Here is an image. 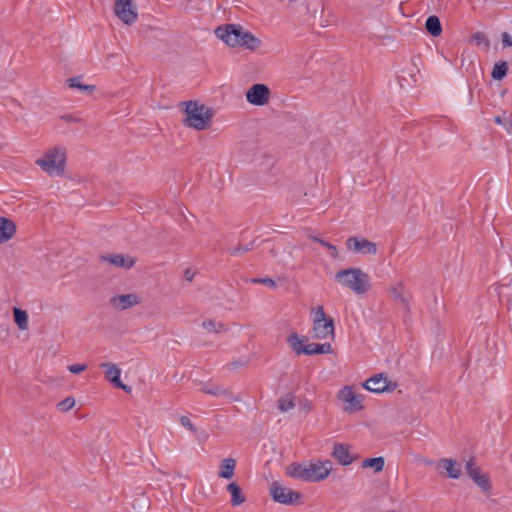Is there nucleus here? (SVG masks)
Listing matches in <instances>:
<instances>
[{
	"instance_id": "nucleus-1",
	"label": "nucleus",
	"mask_w": 512,
	"mask_h": 512,
	"mask_svg": "<svg viewBox=\"0 0 512 512\" xmlns=\"http://www.w3.org/2000/svg\"><path fill=\"white\" fill-rule=\"evenodd\" d=\"M215 35L229 47H243L250 51L259 49L262 41L241 25L226 24L216 28Z\"/></svg>"
},
{
	"instance_id": "nucleus-2",
	"label": "nucleus",
	"mask_w": 512,
	"mask_h": 512,
	"mask_svg": "<svg viewBox=\"0 0 512 512\" xmlns=\"http://www.w3.org/2000/svg\"><path fill=\"white\" fill-rule=\"evenodd\" d=\"M68 150L65 145H53L46 149L35 164L50 177H62L66 174Z\"/></svg>"
},
{
	"instance_id": "nucleus-3",
	"label": "nucleus",
	"mask_w": 512,
	"mask_h": 512,
	"mask_svg": "<svg viewBox=\"0 0 512 512\" xmlns=\"http://www.w3.org/2000/svg\"><path fill=\"white\" fill-rule=\"evenodd\" d=\"M184 107L182 123L191 129L202 131L211 126L214 110L197 101H186L181 104Z\"/></svg>"
},
{
	"instance_id": "nucleus-4",
	"label": "nucleus",
	"mask_w": 512,
	"mask_h": 512,
	"mask_svg": "<svg viewBox=\"0 0 512 512\" xmlns=\"http://www.w3.org/2000/svg\"><path fill=\"white\" fill-rule=\"evenodd\" d=\"M335 281L358 295L370 289L369 275L356 267L339 270L335 274Z\"/></svg>"
},
{
	"instance_id": "nucleus-5",
	"label": "nucleus",
	"mask_w": 512,
	"mask_h": 512,
	"mask_svg": "<svg viewBox=\"0 0 512 512\" xmlns=\"http://www.w3.org/2000/svg\"><path fill=\"white\" fill-rule=\"evenodd\" d=\"M291 349L297 354L315 355L330 354L333 349L330 343H309L304 344V340L297 333H291L287 339Z\"/></svg>"
},
{
	"instance_id": "nucleus-6",
	"label": "nucleus",
	"mask_w": 512,
	"mask_h": 512,
	"mask_svg": "<svg viewBox=\"0 0 512 512\" xmlns=\"http://www.w3.org/2000/svg\"><path fill=\"white\" fill-rule=\"evenodd\" d=\"M337 399L342 403V408L347 413L362 411L364 396L357 392L354 385H345L337 393Z\"/></svg>"
},
{
	"instance_id": "nucleus-7",
	"label": "nucleus",
	"mask_w": 512,
	"mask_h": 512,
	"mask_svg": "<svg viewBox=\"0 0 512 512\" xmlns=\"http://www.w3.org/2000/svg\"><path fill=\"white\" fill-rule=\"evenodd\" d=\"M143 298L139 293H116L109 298L110 307L116 312H124L142 304Z\"/></svg>"
},
{
	"instance_id": "nucleus-8",
	"label": "nucleus",
	"mask_w": 512,
	"mask_h": 512,
	"mask_svg": "<svg viewBox=\"0 0 512 512\" xmlns=\"http://www.w3.org/2000/svg\"><path fill=\"white\" fill-rule=\"evenodd\" d=\"M113 12L122 23L128 26H132L138 19L137 5L132 0H116Z\"/></svg>"
},
{
	"instance_id": "nucleus-9",
	"label": "nucleus",
	"mask_w": 512,
	"mask_h": 512,
	"mask_svg": "<svg viewBox=\"0 0 512 512\" xmlns=\"http://www.w3.org/2000/svg\"><path fill=\"white\" fill-rule=\"evenodd\" d=\"M307 463V482H321L327 479L333 469L330 460H315Z\"/></svg>"
},
{
	"instance_id": "nucleus-10",
	"label": "nucleus",
	"mask_w": 512,
	"mask_h": 512,
	"mask_svg": "<svg viewBox=\"0 0 512 512\" xmlns=\"http://www.w3.org/2000/svg\"><path fill=\"white\" fill-rule=\"evenodd\" d=\"M270 495L274 501L285 505L293 504L301 498L299 492L282 485L278 481L270 484Z\"/></svg>"
},
{
	"instance_id": "nucleus-11",
	"label": "nucleus",
	"mask_w": 512,
	"mask_h": 512,
	"mask_svg": "<svg viewBox=\"0 0 512 512\" xmlns=\"http://www.w3.org/2000/svg\"><path fill=\"white\" fill-rule=\"evenodd\" d=\"M271 90L266 84H253L245 93L246 100L254 106H265L271 100Z\"/></svg>"
},
{
	"instance_id": "nucleus-12",
	"label": "nucleus",
	"mask_w": 512,
	"mask_h": 512,
	"mask_svg": "<svg viewBox=\"0 0 512 512\" xmlns=\"http://www.w3.org/2000/svg\"><path fill=\"white\" fill-rule=\"evenodd\" d=\"M346 247L355 254L376 255L378 252L377 244L363 237L348 238Z\"/></svg>"
},
{
	"instance_id": "nucleus-13",
	"label": "nucleus",
	"mask_w": 512,
	"mask_h": 512,
	"mask_svg": "<svg viewBox=\"0 0 512 512\" xmlns=\"http://www.w3.org/2000/svg\"><path fill=\"white\" fill-rule=\"evenodd\" d=\"M466 472L474 483L485 493H490L491 483L487 473H484L474 460H469L465 466Z\"/></svg>"
},
{
	"instance_id": "nucleus-14",
	"label": "nucleus",
	"mask_w": 512,
	"mask_h": 512,
	"mask_svg": "<svg viewBox=\"0 0 512 512\" xmlns=\"http://www.w3.org/2000/svg\"><path fill=\"white\" fill-rule=\"evenodd\" d=\"M99 260L103 264H108L117 268H122L129 270L134 267L136 260L134 257L130 255L120 254V253H110L106 255H101Z\"/></svg>"
},
{
	"instance_id": "nucleus-15",
	"label": "nucleus",
	"mask_w": 512,
	"mask_h": 512,
	"mask_svg": "<svg viewBox=\"0 0 512 512\" xmlns=\"http://www.w3.org/2000/svg\"><path fill=\"white\" fill-rule=\"evenodd\" d=\"M104 369L105 378L115 387L130 392L131 388L120 380L121 369L114 363L106 362L100 365Z\"/></svg>"
},
{
	"instance_id": "nucleus-16",
	"label": "nucleus",
	"mask_w": 512,
	"mask_h": 512,
	"mask_svg": "<svg viewBox=\"0 0 512 512\" xmlns=\"http://www.w3.org/2000/svg\"><path fill=\"white\" fill-rule=\"evenodd\" d=\"M312 336L314 339L325 340L334 339L335 328L334 320L320 321L313 323L312 325Z\"/></svg>"
},
{
	"instance_id": "nucleus-17",
	"label": "nucleus",
	"mask_w": 512,
	"mask_h": 512,
	"mask_svg": "<svg viewBox=\"0 0 512 512\" xmlns=\"http://www.w3.org/2000/svg\"><path fill=\"white\" fill-rule=\"evenodd\" d=\"M362 385L365 389L374 393H383L394 389V387L390 388V381L382 373L370 377Z\"/></svg>"
},
{
	"instance_id": "nucleus-18",
	"label": "nucleus",
	"mask_w": 512,
	"mask_h": 512,
	"mask_svg": "<svg viewBox=\"0 0 512 512\" xmlns=\"http://www.w3.org/2000/svg\"><path fill=\"white\" fill-rule=\"evenodd\" d=\"M331 455L343 466L350 465L356 459L351 453V446L344 443H335Z\"/></svg>"
},
{
	"instance_id": "nucleus-19",
	"label": "nucleus",
	"mask_w": 512,
	"mask_h": 512,
	"mask_svg": "<svg viewBox=\"0 0 512 512\" xmlns=\"http://www.w3.org/2000/svg\"><path fill=\"white\" fill-rule=\"evenodd\" d=\"M436 469L440 472V474L446 475L447 477L457 479L461 473L460 464L449 458H443L439 460L436 464Z\"/></svg>"
},
{
	"instance_id": "nucleus-20",
	"label": "nucleus",
	"mask_w": 512,
	"mask_h": 512,
	"mask_svg": "<svg viewBox=\"0 0 512 512\" xmlns=\"http://www.w3.org/2000/svg\"><path fill=\"white\" fill-rule=\"evenodd\" d=\"M16 232V223L7 217L0 216V244L7 243L13 239Z\"/></svg>"
},
{
	"instance_id": "nucleus-21",
	"label": "nucleus",
	"mask_w": 512,
	"mask_h": 512,
	"mask_svg": "<svg viewBox=\"0 0 512 512\" xmlns=\"http://www.w3.org/2000/svg\"><path fill=\"white\" fill-rule=\"evenodd\" d=\"M236 470V460L234 458H225L220 461L217 475L221 479L230 480L234 477Z\"/></svg>"
},
{
	"instance_id": "nucleus-22",
	"label": "nucleus",
	"mask_w": 512,
	"mask_h": 512,
	"mask_svg": "<svg viewBox=\"0 0 512 512\" xmlns=\"http://www.w3.org/2000/svg\"><path fill=\"white\" fill-rule=\"evenodd\" d=\"M286 474L294 479L307 482V463H291L285 468Z\"/></svg>"
},
{
	"instance_id": "nucleus-23",
	"label": "nucleus",
	"mask_w": 512,
	"mask_h": 512,
	"mask_svg": "<svg viewBox=\"0 0 512 512\" xmlns=\"http://www.w3.org/2000/svg\"><path fill=\"white\" fill-rule=\"evenodd\" d=\"M66 84L69 88L79 89L82 93L87 95L92 94L96 89L95 85L84 84L82 82L81 76L71 77L67 79Z\"/></svg>"
},
{
	"instance_id": "nucleus-24",
	"label": "nucleus",
	"mask_w": 512,
	"mask_h": 512,
	"mask_svg": "<svg viewBox=\"0 0 512 512\" xmlns=\"http://www.w3.org/2000/svg\"><path fill=\"white\" fill-rule=\"evenodd\" d=\"M227 491L231 494V505L239 506L246 501V496L242 493L240 486L236 482L227 485Z\"/></svg>"
},
{
	"instance_id": "nucleus-25",
	"label": "nucleus",
	"mask_w": 512,
	"mask_h": 512,
	"mask_svg": "<svg viewBox=\"0 0 512 512\" xmlns=\"http://www.w3.org/2000/svg\"><path fill=\"white\" fill-rule=\"evenodd\" d=\"M13 317L16 325L20 330H26L28 328V314L25 310L14 307Z\"/></svg>"
},
{
	"instance_id": "nucleus-26",
	"label": "nucleus",
	"mask_w": 512,
	"mask_h": 512,
	"mask_svg": "<svg viewBox=\"0 0 512 512\" xmlns=\"http://www.w3.org/2000/svg\"><path fill=\"white\" fill-rule=\"evenodd\" d=\"M295 407V396L292 393H286L278 399V409L281 412H288Z\"/></svg>"
},
{
	"instance_id": "nucleus-27",
	"label": "nucleus",
	"mask_w": 512,
	"mask_h": 512,
	"mask_svg": "<svg viewBox=\"0 0 512 512\" xmlns=\"http://www.w3.org/2000/svg\"><path fill=\"white\" fill-rule=\"evenodd\" d=\"M425 27L426 30L434 37L439 36L442 32L440 20L437 16L434 15L428 17Z\"/></svg>"
},
{
	"instance_id": "nucleus-28",
	"label": "nucleus",
	"mask_w": 512,
	"mask_h": 512,
	"mask_svg": "<svg viewBox=\"0 0 512 512\" xmlns=\"http://www.w3.org/2000/svg\"><path fill=\"white\" fill-rule=\"evenodd\" d=\"M202 327L209 333H221L226 331V327L222 322L213 319H206L202 323Z\"/></svg>"
},
{
	"instance_id": "nucleus-29",
	"label": "nucleus",
	"mask_w": 512,
	"mask_h": 512,
	"mask_svg": "<svg viewBox=\"0 0 512 512\" xmlns=\"http://www.w3.org/2000/svg\"><path fill=\"white\" fill-rule=\"evenodd\" d=\"M202 391L206 394L213 395V396H228L230 397V391L229 389H226L219 385H206L202 388Z\"/></svg>"
},
{
	"instance_id": "nucleus-30",
	"label": "nucleus",
	"mask_w": 512,
	"mask_h": 512,
	"mask_svg": "<svg viewBox=\"0 0 512 512\" xmlns=\"http://www.w3.org/2000/svg\"><path fill=\"white\" fill-rule=\"evenodd\" d=\"M384 458L383 457H375L365 459L362 463L363 468H373L375 472H381L384 468Z\"/></svg>"
},
{
	"instance_id": "nucleus-31",
	"label": "nucleus",
	"mask_w": 512,
	"mask_h": 512,
	"mask_svg": "<svg viewBox=\"0 0 512 512\" xmlns=\"http://www.w3.org/2000/svg\"><path fill=\"white\" fill-rule=\"evenodd\" d=\"M311 238L314 241L321 244L324 248H326V250L328 251V253L332 259H334V260L339 259V251L336 246L332 245L331 243H329L323 239L317 238V237H311Z\"/></svg>"
},
{
	"instance_id": "nucleus-32",
	"label": "nucleus",
	"mask_w": 512,
	"mask_h": 512,
	"mask_svg": "<svg viewBox=\"0 0 512 512\" xmlns=\"http://www.w3.org/2000/svg\"><path fill=\"white\" fill-rule=\"evenodd\" d=\"M508 65L506 62L496 63L492 70V77L495 80H501L507 73Z\"/></svg>"
},
{
	"instance_id": "nucleus-33",
	"label": "nucleus",
	"mask_w": 512,
	"mask_h": 512,
	"mask_svg": "<svg viewBox=\"0 0 512 512\" xmlns=\"http://www.w3.org/2000/svg\"><path fill=\"white\" fill-rule=\"evenodd\" d=\"M312 312H313V323H317L320 321H327V320L332 319L326 315L324 308L321 305L314 308Z\"/></svg>"
},
{
	"instance_id": "nucleus-34",
	"label": "nucleus",
	"mask_w": 512,
	"mask_h": 512,
	"mask_svg": "<svg viewBox=\"0 0 512 512\" xmlns=\"http://www.w3.org/2000/svg\"><path fill=\"white\" fill-rule=\"evenodd\" d=\"M75 406V399L72 397H67L64 400L60 401L57 405L58 409L62 412H68Z\"/></svg>"
},
{
	"instance_id": "nucleus-35",
	"label": "nucleus",
	"mask_w": 512,
	"mask_h": 512,
	"mask_svg": "<svg viewBox=\"0 0 512 512\" xmlns=\"http://www.w3.org/2000/svg\"><path fill=\"white\" fill-rule=\"evenodd\" d=\"M87 369V364L77 363L68 366V370L73 374H79Z\"/></svg>"
},
{
	"instance_id": "nucleus-36",
	"label": "nucleus",
	"mask_w": 512,
	"mask_h": 512,
	"mask_svg": "<svg viewBox=\"0 0 512 512\" xmlns=\"http://www.w3.org/2000/svg\"><path fill=\"white\" fill-rule=\"evenodd\" d=\"M180 423L183 427H185L189 431H191V432L196 431L195 426L192 424L191 420L187 416H182L180 418Z\"/></svg>"
},
{
	"instance_id": "nucleus-37",
	"label": "nucleus",
	"mask_w": 512,
	"mask_h": 512,
	"mask_svg": "<svg viewBox=\"0 0 512 512\" xmlns=\"http://www.w3.org/2000/svg\"><path fill=\"white\" fill-rule=\"evenodd\" d=\"M61 119L67 123H79L81 121V119L74 114L62 115Z\"/></svg>"
},
{
	"instance_id": "nucleus-38",
	"label": "nucleus",
	"mask_w": 512,
	"mask_h": 512,
	"mask_svg": "<svg viewBox=\"0 0 512 512\" xmlns=\"http://www.w3.org/2000/svg\"><path fill=\"white\" fill-rule=\"evenodd\" d=\"M502 43L505 47H511L512 46V35L504 32L502 33Z\"/></svg>"
},
{
	"instance_id": "nucleus-39",
	"label": "nucleus",
	"mask_w": 512,
	"mask_h": 512,
	"mask_svg": "<svg viewBox=\"0 0 512 512\" xmlns=\"http://www.w3.org/2000/svg\"><path fill=\"white\" fill-rule=\"evenodd\" d=\"M254 283H262L270 287H275V282L271 278H258L253 280Z\"/></svg>"
},
{
	"instance_id": "nucleus-40",
	"label": "nucleus",
	"mask_w": 512,
	"mask_h": 512,
	"mask_svg": "<svg viewBox=\"0 0 512 512\" xmlns=\"http://www.w3.org/2000/svg\"><path fill=\"white\" fill-rule=\"evenodd\" d=\"M248 250H249V247H243V246L239 245V246H237V247H235V248L230 249V250H229V253H230L231 255L236 256V255H239V254H241V253H243V252H246V251H248Z\"/></svg>"
},
{
	"instance_id": "nucleus-41",
	"label": "nucleus",
	"mask_w": 512,
	"mask_h": 512,
	"mask_svg": "<svg viewBox=\"0 0 512 512\" xmlns=\"http://www.w3.org/2000/svg\"><path fill=\"white\" fill-rule=\"evenodd\" d=\"M246 363H247V361L237 360V361L231 362L230 366L233 369H236L238 367H242V366L246 365Z\"/></svg>"
},
{
	"instance_id": "nucleus-42",
	"label": "nucleus",
	"mask_w": 512,
	"mask_h": 512,
	"mask_svg": "<svg viewBox=\"0 0 512 512\" xmlns=\"http://www.w3.org/2000/svg\"><path fill=\"white\" fill-rule=\"evenodd\" d=\"M193 276H194V273H193V272H191V270H190V269H187V270L185 271V277H186V279H187L188 281H191V280L193 279Z\"/></svg>"
},
{
	"instance_id": "nucleus-43",
	"label": "nucleus",
	"mask_w": 512,
	"mask_h": 512,
	"mask_svg": "<svg viewBox=\"0 0 512 512\" xmlns=\"http://www.w3.org/2000/svg\"><path fill=\"white\" fill-rule=\"evenodd\" d=\"M391 292L393 293V295H394L395 297H398V298H400L402 301H404V298H403V297H402V296L397 292L396 288H392V289H391Z\"/></svg>"
},
{
	"instance_id": "nucleus-44",
	"label": "nucleus",
	"mask_w": 512,
	"mask_h": 512,
	"mask_svg": "<svg viewBox=\"0 0 512 512\" xmlns=\"http://www.w3.org/2000/svg\"><path fill=\"white\" fill-rule=\"evenodd\" d=\"M495 122L498 123V124H501L502 123L501 118L499 116H497L495 118Z\"/></svg>"
},
{
	"instance_id": "nucleus-45",
	"label": "nucleus",
	"mask_w": 512,
	"mask_h": 512,
	"mask_svg": "<svg viewBox=\"0 0 512 512\" xmlns=\"http://www.w3.org/2000/svg\"><path fill=\"white\" fill-rule=\"evenodd\" d=\"M305 409H306L307 411H309V410L311 409V405H310V404H306V405H305Z\"/></svg>"
}]
</instances>
